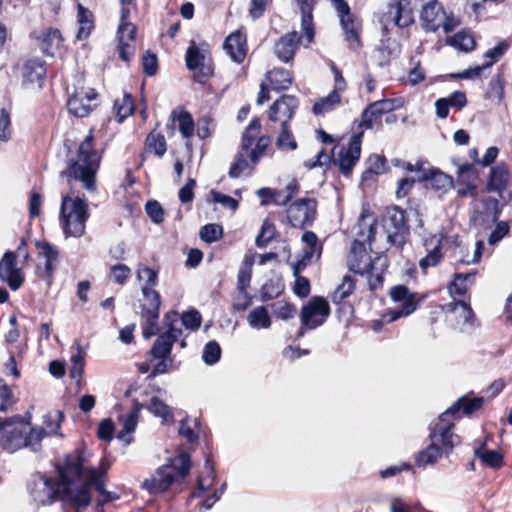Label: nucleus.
<instances>
[{
  "label": "nucleus",
  "instance_id": "1",
  "mask_svg": "<svg viewBox=\"0 0 512 512\" xmlns=\"http://www.w3.org/2000/svg\"><path fill=\"white\" fill-rule=\"evenodd\" d=\"M108 469L109 464L105 460H101L99 469L94 468L89 461L88 452L78 449L66 457L63 466L58 467L59 482L45 474L35 473L27 483V491L39 505H50L59 499L75 512H80L90 504L91 488H95L105 497L103 502L112 500L103 483Z\"/></svg>",
  "mask_w": 512,
  "mask_h": 512
},
{
  "label": "nucleus",
  "instance_id": "2",
  "mask_svg": "<svg viewBox=\"0 0 512 512\" xmlns=\"http://www.w3.org/2000/svg\"><path fill=\"white\" fill-rule=\"evenodd\" d=\"M482 404V397L470 399L468 396H463L443 412L437 422L430 427V444L416 454V465L418 467L434 465L442 455H449L455 446L457 436L452 432L454 424L448 418L460 410H463L466 415H470L478 410Z\"/></svg>",
  "mask_w": 512,
  "mask_h": 512
},
{
  "label": "nucleus",
  "instance_id": "3",
  "mask_svg": "<svg viewBox=\"0 0 512 512\" xmlns=\"http://www.w3.org/2000/svg\"><path fill=\"white\" fill-rule=\"evenodd\" d=\"M94 137L92 131L85 137L78 148L76 158L72 157L67 162V168L61 175L67 178L80 181L88 191L96 189L95 177L100 164V155L93 146Z\"/></svg>",
  "mask_w": 512,
  "mask_h": 512
},
{
  "label": "nucleus",
  "instance_id": "4",
  "mask_svg": "<svg viewBox=\"0 0 512 512\" xmlns=\"http://www.w3.org/2000/svg\"><path fill=\"white\" fill-rule=\"evenodd\" d=\"M88 217V203L85 198L74 195V192L62 196L60 223L66 236L81 237Z\"/></svg>",
  "mask_w": 512,
  "mask_h": 512
},
{
  "label": "nucleus",
  "instance_id": "5",
  "mask_svg": "<svg viewBox=\"0 0 512 512\" xmlns=\"http://www.w3.org/2000/svg\"><path fill=\"white\" fill-rule=\"evenodd\" d=\"M175 472L181 479L189 474L190 456L187 453H181L173 458L170 464L159 467L154 474L143 481L142 487L152 494L162 493L176 480Z\"/></svg>",
  "mask_w": 512,
  "mask_h": 512
},
{
  "label": "nucleus",
  "instance_id": "6",
  "mask_svg": "<svg viewBox=\"0 0 512 512\" xmlns=\"http://www.w3.org/2000/svg\"><path fill=\"white\" fill-rule=\"evenodd\" d=\"M30 431V424L16 416L0 421V440L8 450L23 448L26 444L25 434Z\"/></svg>",
  "mask_w": 512,
  "mask_h": 512
},
{
  "label": "nucleus",
  "instance_id": "7",
  "mask_svg": "<svg viewBox=\"0 0 512 512\" xmlns=\"http://www.w3.org/2000/svg\"><path fill=\"white\" fill-rule=\"evenodd\" d=\"M383 227L390 243L401 246L409 234L405 212L397 206L388 207L383 216Z\"/></svg>",
  "mask_w": 512,
  "mask_h": 512
},
{
  "label": "nucleus",
  "instance_id": "8",
  "mask_svg": "<svg viewBox=\"0 0 512 512\" xmlns=\"http://www.w3.org/2000/svg\"><path fill=\"white\" fill-rule=\"evenodd\" d=\"M142 294L147 304L142 306L141 316L145 319V323L142 328V334L145 339H149L157 333V320L159 317L160 309V295L153 289L144 285L142 287Z\"/></svg>",
  "mask_w": 512,
  "mask_h": 512
},
{
  "label": "nucleus",
  "instance_id": "9",
  "mask_svg": "<svg viewBox=\"0 0 512 512\" xmlns=\"http://www.w3.org/2000/svg\"><path fill=\"white\" fill-rule=\"evenodd\" d=\"M361 134L354 135L348 147L340 146L333 150V162L339 166L340 172L349 176L353 167L358 162L361 155Z\"/></svg>",
  "mask_w": 512,
  "mask_h": 512
},
{
  "label": "nucleus",
  "instance_id": "10",
  "mask_svg": "<svg viewBox=\"0 0 512 512\" xmlns=\"http://www.w3.org/2000/svg\"><path fill=\"white\" fill-rule=\"evenodd\" d=\"M316 201L302 198L292 203L287 209V218L294 228L303 229L312 225L316 217Z\"/></svg>",
  "mask_w": 512,
  "mask_h": 512
},
{
  "label": "nucleus",
  "instance_id": "11",
  "mask_svg": "<svg viewBox=\"0 0 512 512\" xmlns=\"http://www.w3.org/2000/svg\"><path fill=\"white\" fill-rule=\"evenodd\" d=\"M442 311L449 322H455L461 332H469L475 327V314L472 308L463 301H452L442 306Z\"/></svg>",
  "mask_w": 512,
  "mask_h": 512
},
{
  "label": "nucleus",
  "instance_id": "12",
  "mask_svg": "<svg viewBox=\"0 0 512 512\" xmlns=\"http://www.w3.org/2000/svg\"><path fill=\"white\" fill-rule=\"evenodd\" d=\"M98 94L92 88L79 87L69 95L67 108L76 117H86L97 107Z\"/></svg>",
  "mask_w": 512,
  "mask_h": 512
},
{
  "label": "nucleus",
  "instance_id": "13",
  "mask_svg": "<svg viewBox=\"0 0 512 512\" xmlns=\"http://www.w3.org/2000/svg\"><path fill=\"white\" fill-rule=\"evenodd\" d=\"M330 314V307L326 299L312 297L307 305L302 308L301 322L309 329H315L322 325Z\"/></svg>",
  "mask_w": 512,
  "mask_h": 512
},
{
  "label": "nucleus",
  "instance_id": "14",
  "mask_svg": "<svg viewBox=\"0 0 512 512\" xmlns=\"http://www.w3.org/2000/svg\"><path fill=\"white\" fill-rule=\"evenodd\" d=\"M384 32H387L388 25L393 24L399 28H405L414 21L413 14L407 0H395L388 4V9L382 17Z\"/></svg>",
  "mask_w": 512,
  "mask_h": 512
},
{
  "label": "nucleus",
  "instance_id": "15",
  "mask_svg": "<svg viewBox=\"0 0 512 512\" xmlns=\"http://www.w3.org/2000/svg\"><path fill=\"white\" fill-rule=\"evenodd\" d=\"M0 280L12 290H18L24 282V275L17 267L16 253L7 251L0 259Z\"/></svg>",
  "mask_w": 512,
  "mask_h": 512
},
{
  "label": "nucleus",
  "instance_id": "16",
  "mask_svg": "<svg viewBox=\"0 0 512 512\" xmlns=\"http://www.w3.org/2000/svg\"><path fill=\"white\" fill-rule=\"evenodd\" d=\"M299 106L298 99L292 95H283L277 99L269 110V119L279 122L281 126L288 125Z\"/></svg>",
  "mask_w": 512,
  "mask_h": 512
},
{
  "label": "nucleus",
  "instance_id": "17",
  "mask_svg": "<svg viewBox=\"0 0 512 512\" xmlns=\"http://www.w3.org/2000/svg\"><path fill=\"white\" fill-rule=\"evenodd\" d=\"M445 19L446 12L437 0H430L423 5L420 13V22L425 31H437Z\"/></svg>",
  "mask_w": 512,
  "mask_h": 512
},
{
  "label": "nucleus",
  "instance_id": "18",
  "mask_svg": "<svg viewBox=\"0 0 512 512\" xmlns=\"http://www.w3.org/2000/svg\"><path fill=\"white\" fill-rule=\"evenodd\" d=\"M63 418V414L60 411L55 412L53 415L50 414L48 419L53 421V424H48V431L44 429H34L30 426V431L25 434L26 444L24 447H30L32 451L37 452L41 448V440L47 434H57L60 428V422Z\"/></svg>",
  "mask_w": 512,
  "mask_h": 512
},
{
  "label": "nucleus",
  "instance_id": "19",
  "mask_svg": "<svg viewBox=\"0 0 512 512\" xmlns=\"http://www.w3.org/2000/svg\"><path fill=\"white\" fill-rule=\"evenodd\" d=\"M302 37L296 31L289 32L280 37L274 45V53L283 62H289L299 48Z\"/></svg>",
  "mask_w": 512,
  "mask_h": 512
},
{
  "label": "nucleus",
  "instance_id": "20",
  "mask_svg": "<svg viewBox=\"0 0 512 512\" xmlns=\"http://www.w3.org/2000/svg\"><path fill=\"white\" fill-rule=\"evenodd\" d=\"M182 335L181 328H177L174 325H171L169 329L159 335V337L154 342L151 348V354L154 358H168L173 344L178 340V338Z\"/></svg>",
  "mask_w": 512,
  "mask_h": 512
},
{
  "label": "nucleus",
  "instance_id": "21",
  "mask_svg": "<svg viewBox=\"0 0 512 512\" xmlns=\"http://www.w3.org/2000/svg\"><path fill=\"white\" fill-rule=\"evenodd\" d=\"M35 39L41 51L49 56H54L59 49L62 37L60 31L56 28L48 27L41 31L33 32Z\"/></svg>",
  "mask_w": 512,
  "mask_h": 512
},
{
  "label": "nucleus",
  "instance_id": "22",
  "mask_svg": "<svg viewBox=\"0 0 512 512\" xmlns=\"http://www.w3.org/2000/svg\"><path fill=\"white\" fill-rule=\"evenodd\" d=\"M509 43L506 41L500 42L495 47L489 49L485 53L486 58H490L489 62L484 63L483 65L475 66L473 68H469L459 73L457 77L462 79H472L478 77L481 72L489 67H491L499 58H501L504 53L508 50Z\"/></svg>",
  "mask_w": 512,
  "mask_h": 512
},
{
  "label": "nucleus",
  "instance_id": "23",
  "mask_svg": "<svg viewBox=\"0 0 512 512\" xmlns=\"http://www.w3.org/2000/svg\"><path fill=\"white\" fill-rule=\"evenodd\" d=\"M510 173L506 165L499 164L491 168L488 191H495L503 198V192L510 187Z\"/></svg>",
  "mask_w": 512,
  "mask_h": 512
},
{
  "label": "nucleus",
  "instance_id": "24",
  "mask_svg": "<svg viewBox=\"0 0 512 512\" xmlns=\"http://www.w3.org/2000/svg\"><path fill=\"white\" fill-rule=\"evenodd\" d=\"M46 68L44 62L39 59L28 60L23 67V81L27 84H36L38 88L42 86Z\"/></svg>",
  "mask_w": 512,
  "mask_h": 512
},
{
  "label": "nucleus",
  "instance_id": "25",
  "mask_svg": "<svg viewBox=\"0 0 512 512\" xmlns=\"http://www.w3.org/2000/svg\"><path fill=\"white\" fill-rule=\"evenodd\" d=\"M301 10V27L304 32V39L307 44H310L314 40L315 31L313 26V7L315 0H298Z\"/></svg>",
  "mask_w": 512,
  "mask_h": 512
},
{
  "label": "nucleus",
  "instance_id": "26",
  "mask_svg": "<svg viewBox=\"0 0 512 512\" xmlns=\"http://www.w3.org/2000/svg\"><path fill=\"white\" fill-rule=\"evenodd\" d=\"M223 48L233 61L241 63L244 60L246 55L245 39L240 32L229 35L223 44Z\"/></svg>",
  "mask_w": 512,
  "mask_h": 512
},
{
  "label": "nucleus",
  "instance_id": "27",
  "mask_svg": "<svg viewBox=\"0 0 512 512\" xmlns=\"http://www.w3.org/2000/svg\"><path fill=\"white\" fill-rule=\"evenodd\" d=\"M36 246L40 251V255L46 260L43 277L51 279L55 270L54 262H56L59 257V250L55 245L46 241L37 242Z\"/></svg>",
  "mask_w": 512,
  "mask_h": 512
},
{
  "label": "nucleus",
  "instance_id": "28",
  "mask_svg": "<svg viewBox=\"0 0 512 512\" xmlns=\"http://www.w3.org/2000/svg\"><path fill=\"white\" fill-rule=\"evenodd\" d=\"M142 409V405L137 401H134L131 412L123 419V429L118 433V438L130 444L132 438L130 434L134 432L138 423L139 412Z\"/></svg>",
  "mask_w": 512,
  "mask_h": 512
},
{
  "label": "nucleus",
  "instance_id": "29",
  "mask_svg": "<svg viewBox=\"0 0 512 512\" xmlns=\"http://www.w3.org/2000/svg\"><path fill=\"white\" fill-rule=\"evenodd\" d=\"M178 122V129L184 138H190L194 133V121L190 113L183 111L177 114L173 111L171 114V124H167V127L171 129V133L174 132V124Z\"/></svg>",
  "mask_w": 512,
  "mask_h": 512
},
{
  "label": "nucleus",
  "instance_id": "30",
  "mask_svg": "<svg viewBox=\"0 0 512 512\" xmlns=\"http://www.w3.org/2000/svg\"><path fill=\"white\" fill-rule=\"evenodd\" d=\"M71 351V367L69 374L72 379L79 382L84 372L85 351L78 341L74 342L71 347Z\"/></svg>",
  "mask_w": 512,
  "mask_h": 512
},
{
  "label": "nucleus",
  "instance_id": "31",
  "mask_svg": "<svg viewBox=\"0 0 512 512\" xmlns=\"http://www.w3.org/2000/svg\"><path fill=\"white\" fill-rule=\"evenodd\" d=\"M254 255L245 256L241 263L237 275V289L240 293L247 292L252 276V266L254 264Z\"/></svg>",
  "mask_w": 512,
  "mask_h": 512
},
{
  "label": "nucleus",
  "instance_id": "32",
  "mask_svg": "<svg viewBox=\"0 0 512 512\" xmlns=\"http://www.w3.org/2000/svg\"><path fill=\"white\" fill-rule=\"evenodd\" d=\"M266 77L269 80L271 88L277 91L288 89L292 83V77L289 71L283 68H274L267 72Z\"/></svg>",
  "mask_w": 512,
  "mask_h": 512
},
{
  "label": "nucleus",
  "instance_id": "33",
  "mask_svg": "<svg viewBox=\"0 0 512 512\" xmlns=\"http://www.w3.org/2000/svg\"><path fill=\"white\" fill-rule=\"evenodd\" d=\"M249 325L254 329H267L271 326V319L265 306H258L247 316Z\"/></svg>",
  "mask_w": 512,
  "mask_h": 512
},
{
  "label": "nucleus",
  "instance_id": "34",
  "mask_svg": "<svg viewBox=\"0 0 512 512\" xmlns=\"http://www.w3.org/2000/svg\"><path fill=\"white\" fill-rule=\"evenodd\" d=\"M78 23L77 38L79 40L86 39L94 27V22L92 13L81 4H78Z\"/></svg>",
  "mask_w": 512,
  "mask_h": 512
},
{
  "label": "nucleus",
  "instance_id": "35",
  "mask_svg": "<svg viewBox=\"0 0 512 512\" xmlns=\"http://www.w3.org/2000/svg\"><path fill=\"white\" fill-rule=\"evenodd\" d=\"M475 456L493 469H499L503 465V455L496 450L486 449L484 445L475 449Z\"/></svg>",
  "mask_w": 512,
  "mask_h": 512
},
{
  "label": "nucleus",
  "instance_id": "36",
  "mask_svg": "<svg viewBox=\"0 0 512 512\" xmlns=\"http://www.w3.org/2000/svg\"><path fill=\"white\" fill-rule=\"evenodd\" d=\"M467 172H470V165L462 166L458 170L459 177L456 184L457 194L460 197L476 198L478 190L475 182L468 181L465 185L462 184L464 182V177Z\"/></svg>",
  "mask_w": 512,
  "mask_h": 512
},
{
  "label": "nucleus",
  "instance_id": "37",
  "mask_svg": "<svg viewBox=\"0 0 512 512\" xmlns=\"http://www.w3.org/2000/svg\"><path fill=\"white\" fill-rule=\"evenodd\" d=\"M342 29L345 33V39L349 43V47L351 49H356L360 45L359 40V33L357 25L352 17H346L345 15L342 16V19L340 20Z\"/></svg>",
  "mask_w": 512,
  "mask_h": 512
},
{
  "label": "nucleus",
  "instance_id": "38",
  "mask_svg": "<svg viewBox=\"0 0 512 512\" xmlns=\"http://www.w3.org/2000/svg\"><path fill=\"white\" fill-rule=\"evenodd\" d=\"M430 244L433 245L431 250H428L427 255L420 260V267L425 273L429 267L436 266L442 259L440 240H431Z\"/></svg>",
  "mask_w": 512,
  "mask_h": 512
},
{
  "label": "nucleus",
  "instance_id": "39",
  "mask_svg": "<svg viewBox=\"0 0 512 512\" xmlns=\"http://www.w3.org/2000/svg\"><path fill=\"white\" fill-rule=\"evenodd\" d=\"M341 97L339 92L333 90L328 96L321 98L313 106V112L315 114H324L333 110L337 105L340 104Z\"/></svg>",
  "mask_w": 512,
  "mask_h": 512
},
{
  "label": "nucleus",
  "instance_id": "40",
  "mask_svg": "<svg viewBox=\"0 0 512 512\" xmlns=\"http://www.w3.org/2000/svg\"><path fill=\"white\" fill-rule=\"evenodd\" d=\"M261 130V123L258 118H253L242 135L241 150L248 151L253 145Z\"/></svg>",
  "mask_w": 512,
  "mask_h": 512
},
{
  "label": "nucleus",
  "instance_id": "41",
  "mask_svg": "<svg viewBox=\"0 0 512 512\" xmlns=\"http://www.w3.org/2000/svg\"><path fill=\"white\" fill-rule=\"evenodd\" d=\"M148 410L153 415L160 417L163 422H170L173 420L171 408L157 397L151 398Z\"/></svg>",
  "mask_w": 512,
  "mask_h": 512
},
{
  "label": "nucleus",
  "instance_id": "42",
  "mask_svg": "<svg viewBox=\"0 0 512 512\" xmlns=\"http://www.w3.org/2000/svg\"><path fill=\"white\" fill-rule=\"evenodd\" d=\"M354 289L355 280L350 275H345L342 283L334 291L332 301L336 304L341 303L345 298L353 293Z\"/></svg>",
  "mask_w": 512,
  "mask_h": 512
},
{
  "label": "nucleus",
  "instance_id": "43",
  "mask_svg": "<svg viewBox=\"0 0 512 512\" xmlns=\"http://www.w3.org/2000/svg\"><path fill=\"white\" fill-rule=\"evenodd\" d=\"M482 206L483 219L487 222H496L501 211L498 200L492 197L484 198L482 199Z\"/></svg>",
  "mask_w": 512,
  "mask_h": 512
},
{
  "label": "nucleus",
  "instance_id": "44",
  "mask_svg": "<svg viewBox=\"0 0 512 512\" xmlns=\"http://www.w3.org/2000/svg\"><path fill=\"white\" fill-rule=\"evenodd\" d=\"M114 108L116 110V117L118 118V122H122L134 111L132 97L129 94H125L121 100L115 101Z\"/></svg>",
  "mask_w": 512,
  "mask_h": 512
},
{
  "label": "nucleus",
  "instance_id": "45",
  "mask_svg": "<svg viewBox=\"0 0 512 512\" xmlns=\"http://www.w3.org/2000/svg\"><path fill=\"white\" fill-rule=\"evenodd\" d=\"M146 146L157 156L161 157L166 153L167 145L163 135L151 132L146 138Z\"/></svg>",
  "mask_w": 512,
  "mask_h": 512
},
{
  "label": "nucleus",
  "instance_id": "46",
  "mask_svg": "<svg viewBox=\"0 0 512 512\" xmlns=\"http://www.w3.org/2000/svg\"><path fill=\"white\" fill-rule=\"evenodd\" d=\"M276 232V228L272 222L268 219L264 220L260 232L256 237L255 243L259 248L266 247L269 242L273 239Z\"/></svg>",
  "mask_w": 512,
  "mask_h": 512
},
{
  "label": "nucleus",
  "instance_id": "47",
  "mask_svg": "<svg viewBox=\"0 0 512 512\" xmlns=\"http://www.w3.org/2000/svg\"><path fill=\"white\" fill-rule=\"evenodd\" d=\"M418 306V302L415 299V295L411 294L405 300L400 302V307L392 311L391 320H396L400 317L409 316L412 314Z\"/></svg>",
  "mask_w": 512,
  "mask_h": 512
},
{
  "label": "nucleus",
  "instance_id": "48",
  "mask_svg": "<svg viewBox=\"0 0 512 512\" xmlns=\"http://www.w3.org/2000/svg\"><path fill=\"white\" fill-rule=\"evenodd\" d=\"M276 145L280 150L292 151L297 148V143L289 129V125L281 126V132L276 140Z\"/></svg>",
  "mask_w": 512,
  "mask_h": 512
},
{
  "label": "nucleus",
  "instance_id": "49",
  "mask_svg": "<svg viewBox=\"0 0 512 512\" xmlns=\"http://www.w3.org/2000/svg\"><path fill=\"white\" fill-rule=\"evenodd\" d=\"M486 97L498 103L503 99L504 83L500 75H496L490 80L486 92Z\"/></svg>",
  "mask_w": 512,
  "mask_h": 512
},
{
  "label": "nucleus",
  "instance_id": "50",
  "mask_svg": "<svg viewBox=\"0 0 512 512\" xmlns=\"http://www.w3.org/2000/svg\"><path fill=\"white\" fill-rule=\"evenodd\" d=\"M430 182L434 189L446 191L453 187V178L441 171H432Z\"/></svg>",
  "mask_w": 512,
  "mask_h": 512
},
{
  "label": "nucleus",
  "instance_id": "51",
  "mask_svg": "<svg viewBox=\"0 0 512 512\" xmlns=\"http://www.w3.org/2000/svg\"><path fill=\"white\" fill-rule=\"evenodd\" d=\"M273 313L282 320H288L295 316L296 307L286 301H277L271 305Z\"/></svg>",
  "mask_w": 512,
  "mask_h": 512
},
{
  "label": "nucleus",
  "instance_id": "52",
  "mask_svg": "<svg viewBox=\"0 0 512 512\" xmlns=\"http://www.w3.org/2000/svg\"><path fill=\"white\" fill-rule=\"evenodd\" d=\"M378 104H370L362 113L360 126L366 129H372L376 123L381 121V117L376 113Z\"/></svg>",
  "mask_w": 512,
  "mask_h": 512
},
{
  "label": "nucleus",
  "instance_id": "53",
  "mask_svg": "<svg viewBox=\"0 0 512 512\" xmlns=\"http://www.w3.org/2000/svg\"><path fill=\"white\" fill-rule=\"evenodd\" d=\"M474 274L471 273H457L455 274V280L450 284L449 286V292L451 295H458L462 296L464 295L467 290L468 286L466 284V281L468 278L473 277Z\"/></svg>",
  "mask_w": 512,
  "mask_h": 512
},
{
  "label": "nucleus",
  "instance_id": "54",
  "mask_svg": "<svg viewBox=\"0 0 512 512\" xmlns=\"http://www.w3.org/2000/svg\"><path fill=\"white\" fill-rule=\"evenodd\" d=\"M205 57L200 53L198 47L193 42L186 51V65L189 70H196L203 63Z\"/></svg>",
  "mask_w": 512,
  "mask_h": 512
},
{
  "label": "nucleus",
  "instance_id": "55",
  "mask_svg": "<svg viewBox=\"0 0 512 512\" xmlns=\"http://www.w3.org/2000/svg\"><path fill=\"white\" fill-rule=\"evenodd\" d=\"M221 356V348L216 341L208 342L203 351V360L208 365L217 363Z\"/></svg>",
  "mask_w": 512,
  "mask_h": 512
},
{
  "label": "nucleus",
  "instance_id": "56",
  "mask_svg": "<svg viewBox=\"0 0 512 512\" xmlns=\"http://www.w3.org/2000/svg\"><path fill=\"white\" fill-rule=\"evenodd\" d=\"M451 44L460 50L468 52L474 48L475 41L471 35L459 32L451 38Z\"/></svg>",
  "mask_w": 512,
  "mask_h": 512
},
{
  "label": "nucleus",
  "instance_id": "57",
  "mask_svg": "<svg viewBox=\"0 0 512 512\" xmlns=\"http://www.w3.org/2000/svg\"><path fill=\"white\" fill-rule=\"evenodd\" d=\"M222 236V227L217 224H206L200 230V238L207 242L212 243L220 239Z\"/></svg>",
  "mask_w": 512,
  "mask_h": 512
},
{
  "label": "nucleus",
  "instance_id": "58",
  "mask_svg": "<svg viewBox=\"0 0 512 512\" xmlns=\"http://www.w3.org/2000/svg\"><path fill=\"white\" fill-rule=\"evenodd\" d=\"M271 143L269 136H261L258 138L255 148L250 151L249 158L252 163L256 164L266 153L268 146Z\"/></svg>",
  "mask_w": 512,
  "mask_h": 512
},
{
  "label": "nucleus",
  "instance_id": "59",
  "mask_svg": "<svg viewBox=\"0 0 512 512\" xmlns=\"http://www.w3.org/2000/svg\"><path fill=\"white\" fill-rule=\"evenodd\" d=\"M205 470H206V476L211 478V481L208 483L207 486H205V476L204 475H201L199 478H198V482H197V486H198V491H195L193 492V496L194 497H200L201 494L206 491L208 489V487L212 484L214 478H215V470H214V467L212 465V463L210 462V459L207 458L206 461H205Z\"/></svg>",
  "mask_w": 512,
  "mask_h": 512
},
{
  "label": "nucleus",
  "instance_id": "60",
  "mask_svg": "<svg viewBox=\"0 0 512 512\" xmlns=\"http://www.w3.org/2000/svg\"><path fill=\"white\" fill-rule=\"evenodd\" d=\"M257 195L259 197L269 195L271 201L276 205H286L290 201V196H286L284 191H276L266 187L260 188L257 191Z\"/></svg>",
  "mask_w": 512,
  "mask_h": 512
},
{
  "label": "nucleus",
  "instance_id": "61",
  "mask_svg": "<svg viewBox=\"0 0 512 512\" xmlns=\"http://www.w3.org/2000/svg\"><path fill=\"white\" fill-rule=\"evenodd\" d=\"M137 277L139 280L145 281V285L155 287L158 283V274L152 268L147 266H139L137 269Z\"/></svg>",
  "mask_w": 512,
  "mask_h": 512
},
{
  "label": "nucleus",
  "instance_id": "62",
  "mask_svg": "<svg viewBox=\"0 0 512 512\" xmlns=\"http://www.w3.org/2000/svg\"><path fill=\"white\" fill-rule=\"evenodd\" d=\"M146 212L151 220L160 224L164 220V210L157 201H148L145 205Z\"/></svg>",
  "mask_w": 512,
  "mask_h": 512
},
{
  "label": "nucleus",
  "instance_id": "63",
  "mask_svg": "<svg viewBox=\"0 0 512 512\" xmlns=\"http://www.w3.org/2000/svg\"><path fill=\"white\" fill-rule=\"evenodd\" d=\"M248 168V161L242 153L235 156V161L232 163L229 170L230 178H238Z\"/></svg>",
  "mask_w": 512,
  "mask_h": 512
},
{
  "label": "nucleus",
  "instance_id": "64",
  "mask_svg": "<svg viewBox=\"0 0 512 512\" xmlns=\"http://www.w3.org/2000/svg\"><path fill=\"white\" fill-rule=\"evenodd\" d=\"M385 171V158L380 155H371L367 160L366 173L381 174Z\"/></svg>",
  "mask_w": 512,
  "mask_h": 512
}]
</instances>
